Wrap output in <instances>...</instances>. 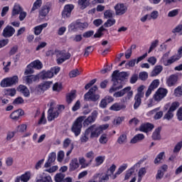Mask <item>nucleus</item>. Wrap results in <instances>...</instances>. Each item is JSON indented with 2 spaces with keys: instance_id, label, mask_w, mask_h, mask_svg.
I'll return each instance as SVG.
<instances>
[{
  "instance_id": "6ab92c4d",
  "label": "nucleus",
  "mask_w": 182,
  "mask_h": 182,
  "mask_svg": "<svg viewBox=\"0 0 182 182\" xmlns=\"http://www.w3.org/2000/svg\"><path fill=\"white\" fill-rule=\"evenodd\" d=\"M23 80L29 86V85H32L33 82L39 80V77H38V75H27L23 77Z\"/></svg>"
},
{
  "instance_id": "7ed1b4c3",
  "label": "nucleus",
  "mask_w": 182,
  "mask_h": 182,
  "mask_svg": "<svg viewBox=\"0 0 182 182\" xmlns=\"http://www.w3.org/2000/svg\"><path fill=\"white\" fill-rule=\"evenodd\" d=\"M108 127L109 124H107L99 127L96 124H93L85 130L88 132L90 139H97V137L102 134V132H103V130H106Z\"/></svg>"
},
{
  "instance_id": "4468645a",
  "label": "nucleus",
  "mask_w": 182,
  "mask_h": 182,
  "mask_svg": "<svg viewBox=\"0 0 182 182\" xmlns=\"http://www.w3.org/2000/svg\"><path fill=\"white\" fill-rule=\"evenodd\" d=\"M74 9L75 6H73V4L65 5L62 12L63 18H69L72 14V11H73Z\"/></svg>"
},
{
  "instance_id": "a878e982",
  "label": "nucleus",
  "mask_w": 182,
  "mask_h": 182,
  "mask_svg": "<svg viewBox=\"0 0 182 182\" xmlns=\"http://www.w3.org/2000/svg\"><path fill=\"white\" fill-rule=\"evenodd\" d=\"M23 110L17 109L10 114V117L12 119V120H18L20 116H23Z\"/></svg>"
},
{
  "instance_id": "774afa93",
  "label": "nucleus",
  "mask_w": 182,
  "mask_h": 182,
  "mask_svg": "<svg viewBox=\"0 0 182 182\" xmlns=\"http://www.w3.org/2000/svg\"><path fill=\"white\" fill-rule=\"evenodd\" d=\"M182 141L178 142L173 149V153H178L181 150Z\"/></svg>"
},
{
  "instance_id": "c756f323",
  "label": "nucleus",
  "mask_w": 182,
  "mask_h": 182,
  "mask_svg": "<svg viewBox=\"0 0 182 182\" xmlns=\"http://www.w3.org/2000/svg\"><path fill=\"white\" fill-rule=\"evenodd\" d=\"M127 168V164H123L118 168L117 171L112 176V180H114L117 178L118 176H120V173L124 171Z\"/></svg>"
},
{
  "instance_id": "5701e85b",
  "label": "nucleus",
  "mask_w": 182,
  "mask_h": 182,
  "mask_svg": "<svg viewBox=\"0 0 182 182\" xmlns=\"http://www.w3.org/2000/svg\"><path fill=\"white\" fill-rule=\"evenodd\" d=\"M50 11V5L49 4H46V5L43 6L41 9L39 11V15L42 18H45L49 11Z\"/></svg>"
},
{
  "instance_id": "0e129e2a",
  "label": "nucleus",
  "mask_w": 182,
  "mask_h": 182,
  "mask_svg": "<svg viewBox=\"0 0 182 182\" xmlns=\"http://www.w3.org/2000/svg\"><path fill=\"white\" fill-rule=\"evenodd\" d=\"M139 77L141 80H146L147 77H149V74L147 72H141L139 73Z\"/></svg>"
},
{
  "instance_id": "a19ab883",
  "label": "nucleus",
  "mask_w": 182,
  "mask_h": 182,
  "mask_svg": "<svg viewBox=\"0 0 182 182\" xmlns=\"http://www.w3.org/2000/svg\"><path fill=\"white\" fill-rule=\"evenodd\" d=\"M117 143L119 144H125V143H127V135L125 134H121L117 139Z\"/></svg>"
},
{
  "instance_id": "864d4df0",
  "label": "nucleus",
  "mask_w": 182,
  "mask_h": 182,
  "mask_svg": "<svg viewBox=\"0 0 182 182\" xmlns=\"http://www.w3.org/2000/svg\"><path fill=\"white\" fill-rule=\"evenodd\" d=\"M144 89H146V86H144V85L139 86L137 89V93L136 95L144 97V92H143V90H144Z\"/></svg>"
},
{
  "instance_id": "49530a36",
  "label": "nucleus",
  "mask_w": 182,
  "mask_h": 182,
  "mask_svg": "<svg viewBox=\"0 0 182 182\" xmlns=\"http://www.w3.org/2000/svg\"><path fill=\"white\" fill-rule=\"evenodd\" d=\"M109 174L105 173H100V180L98 182H107L109 181Z\"/></svg>"
},
{
  "instance_id": "a211bd4d",
  "label": "nucleus",
  "mask_w": 182,
  "mask_h": 182,
  "mask_svg": "<svg viewBox=\"0 0 182 182\" xmlns=\"http://www.w3.org/2000/svg\"><path fill=\"white\" fill-rule=\"evenodd\" d=\"M177 80H178V75H171L166 80V85L171 87L174 86L177 83Z\"/></svg>"
},
{
  "instance_id": "79ce46f5",
  "label": "nucleus",
  "mask_w": 182,
  "mask_h": 182,
  "mask_svg": "<svg viewBox=\"0 0 182 182\" xmlns=\"http://www.w3.org/2000/svg\"><path fill=\"white\" fill-rule=\"evenodd\" d=\"M164 152H160L154 161V164H160L161 160H163V157H164Z\"/></svg>"
},
{
  "instance_id": "6e6552de",
  "label": "nucleus",
  "mask_w": 182,
  "mask_h": 182,
  "mask_svg": "<svg viewBox=\"0 0 182 182\" xmlns=\"http://www.w3.org/2000/svg\"><path fill=\"white\" fill-rule=\"evenodd\" d=\"M27 68L28 69L25 70L24 75H32V73H33V69H37L38 70H40V69H42L43 65L41 60H36L28 64Z\"/></svg>"
},
{
  "instance_id": "c85d7f7f",
  "label": "nucleus",
  "mask_w": 182,
  "mask_h": 182,
  "mask_svg": "<svg viewBox=\"0 0 182 182\" xmlns=\"http://www.w3.org/2000/svg\"><path fill=\"white\" fill-rule=\"evenodd\" d=\"M161 72H163V65H156L151 73V77H154V76L160 75Z\"/></svg>"
},
{
  "instance_id": "dca6fc26",
  "label": "nucleus",
  "mask_w": 182,
  "mask_h": 182,
  "mask_svg": "<svg viewBox=\"0 0 182 182\" xmlns=\"http://www.w3.org/2000/svg\"><path fill=\"white\" fill-rule=\"evenodd\" d=\"M53 82L52 81H46L41 82L40 85L37 87V90L38 92H46V90H48L52 86Z\"/></svg>"
},
{
  "instance_id": "de8ad7c7",
  "label": "nucleus",
  "mask_w": 182,
  "mask_h": 182,
  "mask_svg": "<svg viewBox=\"0 0 182 182\" xmlns=\"http://www.w3.org/2000/svg\"><path fill=\"white\" fill-rule=\"evenodd\" d=\"M174 117V113L168 109L164 116V120H171Z\"/></svg>"
},
{
  "instance_id": "20e7f679",
  "label": "nucleus",
  "mask_w": 182,
  "mask_h": 182,
  "mask_svg": "<svg viewBox=\"0 0 182 182\" xmlns=\"http://www.w3.org/2000/svg\"><path fill=\"white\" fill-rule=\"evenodd\" d=\"M124 95L127 96L124 97ZM114 97H123L121 100L122 103H127L128 100H130L133 97V91L132 87H126L120 91H118L114 94Z\"/></svg>"
},
{
  "instance_id": "9d476101",
  "label": "nucleus",
  "mask_w": 182,
  "mask_h": 182,
  "mask_svg": "<svg viewBox=\"0 0 182 182\" xmlns=\"http://www.w3.org/2000/svg\"><path fill=\"white\" fill-rule=\"evenodd\" d=\"M52 105L53 103H50V107L49 108L48 111V122H52L53 120H55V119H58L59 117V111L55 110V108L52 107Z\"/></svg>"
},
{
  "instance_id": "69168bd1",
  "label": "nucleus",
  "mask_w": 182,
  "mask_h": 182,
  "mask_svg": "<svg viewBox=\"0 0 182 182\" xmlns=\"http://www.w3.org/2000/svg\"><path fill=\"white\" fill-rule=\"evenodd\" d=\"M96 161V166H100V164H103V162L105 161V157L104 156H97L95 159Z\"/></svg>"
},
{
  "instance_id": "f03ea898",
  "label": "nucleus",
  "mask_w": 182,
  "mask_h": 182,
  "mask_svg": "<svg viewBox=\"0 0 182 182\" xmlns=\"http://www.w3.org/2000/svg\"><path fill=\"white\" fill-rule=\"evenodd\" d=\"M128 75L126 72L119 73V70H115L112 73V81L114 82L112 87L109 89V93H113L116 90L123 89L122 82L127 77Z\"/></svg>"
},
{
  "instance_id": "a18cd8bd",
  "label": "nucleus",
  "mask_w": 182,
  "mask_h": 182,
  "mask_svg": "<svg viewBox=\"0 0 182 182\" xmlns=\"http://www.w3.org/2000/svg\"><path fill=\"white\" fill-rule=\"evenodd\" d=\"M54 180L55 182H62L65 180V174L62 173H59L55 174L54 177Z\"/></svg>"
},
{
  "instance_id": "37998d69",
  "label": "nucleus",
  "mask_w": 182,
  "mask_h": 182,
  "mask_svg": "<svg viewBox=\"0 0 182 182\" xmlns=\"http://www.w3.org/2000/svg\"><path fill=\"white\" fill-rule=\"evenodd\" d=\"M53 76V73H52L51 70H48L45 73H43L41 75V78L45 80V79H50Z\"/></svg>"
},
{
  "instance_id": "680f3d73",
  "label": "nucleus",
  "mask_w": 182,
  "mask_h": 182,
  "mask_svg": "<svg viewBox=\"0 0 182 182\" xmlns=\"http://www.w3.org/2000/svg\"><path fill=\"white\" fill-rule=\"evenodd\" d=\"M178 9L171 10L168 13V18H174V16H177V15H178Z\"/></svg>"
},
{
  "instance_id": "4d7b16f0",
  "label": "nucleus",
  "mask_w": 182,
  "mask_h": 182,
  "mask_svg": "<svg viewBox=\"0 0 182 182\" xmlns=\"http://www.w3.org/2000/svg\"><path fill=\"white\" fill-rule=\"evenodd\" d=\"M79 75H80V71L77 69L73 70L69 73L70 77H76Z\"/></svg>"
},
{
  "instance_id": "f8f14e48",
  "label": "nucleus",
  "mask_w": 182,
  "mask_h": 182,
  "mask_svg": "<svg viewBox=\"0 0 182 182\" xmlns=\"http://www.w3.org/2000/svg\"><path fill=\"white\" fill-rule=\"evenodd\" d=\"M180 107V102H173L172 103H167L164 107V110L167 111L170 110L171 112H173L177 110V108Z\"/></svg>"
},
{
  "instance_id": "4be33fe9",
  "label": "nucleus",
  "mask_w": 182,
  "mask_h": 182,
  "mask_svg": "<svg viewBox=\"0 0 182 182\" xmlns=\"http://www.w3.org/2000/svg\"><path fill=\"white\" fill-rule=\"evenodd\" d=\"M17 90L18 92H20V93H22L25 97H29V96H31V92H29L27 86L20 85L18 87Z\"/></svg>"
},
{
  "instance_id": "2eb2a0df",
  "label": "nucleus",
  "mask_w": 182,
  "mask_h": 182,
  "mask_svg": "<svg viewBox=\"0 0 182 182\" xmlns=\"http://www.w3.org/2000/svg\"><path fill=\"white\" fill-rule=\"evenodd\" d=\"M116 15H124L125 12H127V7L124 4H117L114 6Z\"/></svg>"
},
{
  "instance_id": "58836bf2",
  "label": "nucleus",
  "mask_w": 182,
  "mask_h": 182,
  "mask_svg": "<svg viewBox=\"0 0 182 182\" xmlns=\"http://www.w3.org/2000/svg\"><path fill=\"white\" fill-rule=\"evenodd\" d=\"M146 168H141L138 172V181L137 182H141V180L144 176H146Z\"/></svg>"
},
{
  "instance_id": "603ef678",
  "label": "nucleus",
  "mask_w": 182,
  "mask_h": 182,
  "mask_svg": "<svg viewBox=\"0 0 182 182\" xmlns=\"http://www.w3.org/2000/svg\"><path fill=\"white\" fill-rule=\"evenodd\" d=\"M6 95H7V96L14 97V96L16 95V90L15 88H9L6 90Z\"/></svg>"
},
{
  "instance_id": "2f4dec72",
  "label": "nucleus",
  "mask_w": 182,
  "mask_h": 182,
  "mask_svg": "<svg viewBox=\"0 0 182 182\" xmlns=\"http://www.w3.org/2000/svg\"><path fill=\"white\" fill-rule=\"evenodd\" d=\"M37 181L40 182H53L52 177L50 176H46L45 173H42L39 176L38 179Z\"/></svg>"
},
{
  "instance_id": "423d86ee",
  "label": "nucleus",
  "mask_w": 182,
  "mask_h": 182,
  "mask_svg": "<svg viewBox=\"0 0 182 182\" xmlns=\"http://www.w3.org/2000/svg\"><path fill=\"white\" fill-rule=\"evenodd\" d=\"M19 80V78L18 77V75H14L13 77H6L3 79L1 82L0 85L1 86V87H11L15 85H16V83H18Z\"/></svg>"
},
{
  "instance_id": "1a4fd4ad",
  "label": "nucleus",
  "mask_w": 182,
  "mask_h": 182,
  "mask_svg": "<svg viewBox=\"0 0 182 182\" xmlns=\"http://www.w3.org/2000/svg\"><path fill=\"white\" fill-rule=\"evenodd\" d=\"M168 90L166 88H159L156 93L154 95V99L156 102H161L167 96Z\"/></svg>"
},
{
  "instance_id": "bb28decb",
  "label": "nucleus",
  "mask_w": 182,
  "mask_h": 182,
  "mask_svg": "<svg viewBox=\"0 0 182 182\" xmlns=\"http://www.w3.org/2000/svg\"><path fill=\"white\" fill-rule=\"evenodd\" d=\"M144 134H136L130 141L132 144H136V143H139V141H141V140H144Z\"/></svg>"
},
{
  "instance_id": "f257e3e1",
  "label": "nucleus",
  "mask_w": 182,
  "mask_h": 182,
  "mask_svg": "<svg viewBox=\"0 0 182 182\" xmlns=\"http://www.w3.org/2000/svg\"><path fill=\"white\" fill-rule=\"evenodd\" d=\"M98 114L99 112H97V110H94L87 118H86V116L77 117L71 127V131L75 134V136L77 137V136L80 134L82 127V123H83L84 126H89V124H92V123H95L97 119Z\"/></svg>"
},
{
  "instance_id": "7c9ffc66",
  "label": "nucleus",
  "mask_w": 182,
  "mask_h": 182,
  "mask_svg": "<svg viewBox=\"0 0 182 182\" xmlns=\"http://www.w3.org/2000/svg\"><path fill=\"white\" fill-rule=\"evenodd\" d=\"M48 26V23H44L41 25L37 26L34 28V34L38 36L42 33V31H43L44 28Z\"/></svg>"
},
{
  "instance_id": "393cba45",
  "label": "nucleus",
  "mask_w": 182,
  "mask_h": 182,
  "mask_svg": "<svg viewBox=\"0 0 182 182\" xmlns=\"http://www.w3.org/2000/svg\"><path fill=\"white\" fill-rule=\"evenodd\" d=\"M139 166L140 164L136 163L130 169H129L125 174L124 180H129V178L132 177L133 173H134V170H136V168L139 167Z\"/></svg>"
},
{
  "instance_id": "aec40b11",
  "label": "nucleus",
  "mask_w": 182,
  "mask_h": 182,
  "mask_svg": "<svg viewBox=\"0 0 182 182\" xmlns=\"http://www.w3.org/2000/svg\"><path fill=\"white\" fill-rule=\"evenodd\" d=\"M21 11H23V9L21 6V4L16 3L12 9L11 18H16Z\"/></svg>"
},
{
  "instance_id": "b1692460",
  "label": "nucleus",
  "mask_w": 182,
  "mask_h": 182,
  "mask_svg": "<svg viewBox=\"0 0 182 182\" xmlns=\"http://www.w3.org/2000/svg\"><path fill=\"white\" fill-rule=\"evenodd\" d=\"M177 60H180V58L176 55H173L171 56L167 60L164 61L163 65L164 66H170V65H173V63L177 62Z\"/></svg>"
},
{
  "instance_id": "0eeeda50",
  "label": "nucleus",
  "mask_w": 182,
  "mask_h": 182,
  "mask_svg": "<svg viewBox=\"0 0 182 182\" xmlns=\"http://www.w3.org/2000/svg\"><path fill=\"white\" fill-rule=\"evenodd\" d=\"M55 55L58 65H62V63L70 59V53H66L65 50H57Z\"/></svg>"
},
{
  "instance_id": "f3484780",
  "label": "nucleus",
  "mask_w": 182,
  "mask_h": 182,
  "mask_svg": "<svg viewBox=\"0 0 182 182\" xmlns=\"http://www.w3.org/2000/svg\"><path fill=\"white\" fill-rule=\"evenodd\" d=\"M154 129V125L151 123H145L142 124L139 127V132H143V133H149V132H151Z\"/></svg>"
},
{
  "instance_id": "ea45409f",
  "label": "nucleus",
  "mask_w": 182,
  "mask_h": 182,
  "mask_svg": "<svg viewBox=\"0 0 182 182\" xmlns=\"http://www.w3.org/2000/svg\"><path fill=\"white\" fill-rule=\"evenodd\" d=\"M80 141L81 143H87L89 141V132L87 131H85V132L81 135Z\"/></svg>"
},
{
  "instance_id": "cd10ccee",
  "label": "nucleus",
  "mask_w": 182,
  "mask_h": 182,
  "mask_svg": "<svg viewBox=\"0 0 182 182\" xmlns=\"http://www.w3.org/2000/svg\"><path fill=\"white\" fill-rule=\"evenodd\" d=\"M126 107V105L122 103H114L113 104L109 109L113 110L114 112H119L120 110H123Z\"/></svg>"
},
{
  "instance_id": "e2e57ef3",
  "label": "nucleus",
  "mask_w": 182,
  "mask_h": 182,
  "mask_svg": "<svg viewBox=\"0 0 182 182\" xmlns=\"http://www.w3.org/2000/svg\"><path fill=\"white\" fill-rule=\"evenodd\" d=\"M174 95L176 96V97H180V96H182V87L178 86L176 87L174 90Z\"/></svg>"
},
{
  "instance_id": "72a5a7b5",
  "label": "nucleus",
  "mask_w": 182,
  "mask_h": 182,
  "mask_svg": "<svg viewBox=\"0 0 182 182\" xmlns=\"http://www.w3.org/2000/svg\"><path fill=\"white\" fill-rule=\"evenodd\" d=\"M75 97H76V91H72L71 92L68 93L66 97V100L68 105H70V103L73 102Z\"/></svg>"
},
{
  "instance_id": "e433bc0d",
  "label": "nucleus",
  "mask_w": 182,
  "mask_h": 182,
  "mask_svg": "<svg viewBox=\"0 0 182 182\" xmlns=\"http://www.w3.org/2000/svg\"><path fill=\"white\" fill-rule=\"evenodd\" d=\"M79 29L77 21L73 22L68 26V31L70 32H77Z\"/></svg>"
},
{
  "instance_id": "052dcab7",
  "label": "nucleus",
  "mask_w": 182,
  "mask_h": 182,
  "mask_svg": "<svg viewBox=\"0 0 182 182\" xmlns=\"http://www.w3.org/2000/svg\"><path fill=\"white\" fill-rule=\"evenodd\" d=\"M26 129H28V126L25 124H22L17 127V131L19 132L20 133H23L26 132Z\"/></svg>"
},
{
  "instance_id": "13d9d810",
  "label": "nucleus",
  "mask_w": 182,
  "mask_h": 182,
  "mask_svg": "<svg viewBox=\"0 0 182 182\" xmlns=\"http://www.w3.org/2000/svg\"><path fill=\"white\" fill-rule=\"evenodd\" d=\"M99 141L101 144H106L108 141L107 135L106 134L101 135Z\"/></svg>"
},
{
  "instance_id": "338daca9",
  "label": "nucleus",
  "mask_w": 182,
  "mask_h": 182,
  "mask_svg": "<svg viewBox=\"0 0 182 182\" xmlns=\"http://www.w3.org/2000/svg\"><path fill=\"white\" fill-rule=\"evenodd\" d=\"M48 160L51 163L55 162V160H56V152L49 154Z\"/></svg>"
},
{
  "instance_id": "9b49d317",
  "label": "nucleus",
  "mask_w": 182,
  "mask_h": 182,
  "mask_svg": "<svg viewBox=\"0 0 182 182\" xmlns=\"http://www.w3.org/2000/svg\"><path fill=\"white\" fill-rule=\"evenodd\" d=\"M159 85H160V81L159 80H153L152 82L150 84L147 91L145 93L146 97H149V96L151 95V92L154 91L155 89H157Z\"/></svg>"
},
{
  "instance_id": "bf43d9fd",
  "label": "nucleus",
  "mask_w": 182,
  "mask_h": 182,
  "mask_svg": "<svg viewBox=\"0 0 182 182\" xmlns=\"http://www.w3.org/2000/svg\"><path fill=\"white\" fill-rule=\"evenodd\" d=\"M63 159H65V151H58V157H57L58 161H59V163H62V161H63Z\"/></svg>"
},
{
  "instance_id": "c03bdc74",
  "label": "nucleus",
  "mask_w": 182,
  "mask_h": 182,
  "mask_svg": "<svg viewBox=\"0 0 182 182\" xmlns=\"http://www.w3.org/2000/svg\"><path fill=\"white\" fill-rule=\"evenodd\" d=\"M42 6V0H36L33 5L31 9V12L36 11V9H39V7Z\"/></svg>"
},
{
  "instance_id": "4c0bfd02",
  "label": "nucleus",
  "mask_w": 182,
  "mask_h": 182,
  "mask_svg": "<svg viewBox=\"0 0 182 182\" xmlns=\"http://www.w3.org/2000/svg\"><path fill=\"white\" fill-rule=\"evenodd\" d=\"M21 182H28L31 180V172H26L19 176Z\"/></svg>"
},
{
  "instance_id": "ddd939ff",
  "label": "nucleus",
  "mask_w": 182,
  "mask_h": 182,
  "mask_svg": "<svg viewBox=\"0 0 182 182\" xmlns=\"http://www.w3.org/2000/svg\"><path fill=\"white\" fill-rule=\"evenodd\" d=\"M15 33V28L11 26H7L3 30L2 36L4 38H11Z\"/></svg>"
},
{
  "instance_id": "09e8293b",
  "label": "nucleus",
  "mask_w": 182,
  "mask_h": 182,
  "mask_svg": "<svg viewBox=\"0 0 182 182\" xmlns=\"http://www.w3.org/2000/svg\"><path fill=\"white\" fill-rule=\"evenodd\" d=\"M105 31H106V28H105V27L103 26H101L94 35V38H102V36H103V32H105Z\"/></svg>"
},
{
  "instance_id": "473e14b6",
  "label": "nucleus",
  "mask_w": 182,
  "mask_h": 182,
  "mask_svg": "<svg viewBox=\"0 0 182 182\" xmlns=\"http://www.w3.org/2000/svg\"><path fill=\"white\" fill-rule=\"evenodd\" d=\"M161 132V128L160 127H158L154 130L151 136L153 140H160V139H161V135H160Z\"/></svg>"
},
{
  "instance_id": "3c124183",
  "label": "nucleus",
  "mask_w": 182,
  "mask_h": 182,
  "mask_svg": "<svg viewBox=\"0 0 182 182\" xmlns=\"http://www.w3.org/2000/svg\"><path fill=\"white\" fill-rule=\"evenodd\" d=\"M116 23V20L114 18L108 19L105 23V28H110V26H113Z\"/></svg>"
},
{
  "instance_id": "6e6d98bb",
  "label": "nucleus",
  "mask_w": 182,
  "mask_h": 182,
  "mask_svg": "<svg viewBox=\"0 0 182 182\" xmlns=\"http://www.w3.org/2000/svg\"><path fill=\"white\" fill-rule=\"evenodd\" d=\"M139 123H140V120H139V119L136 117H134L129 121V126H134V127H135V126H137Z\"/></svg>"
},
{
  "instance_id": "8fccbe9b",
  "label": "nucleus",
  "mask_w": 182,
  "mask_h": 182,
  "mask_svg": "<svg viewBox=\"0 0 182 182\" xmlns=\"http://www.w3.org/2000/svg\"><path fill=\"white\" fill-rule=\"evenodd\" d=\"M78 160V163L80 164L82 168H86V167H89V164L86 163V159L84 157H80Z\"/></svg>"
},
{
  "instance_id": "c9c22d12",
  "label": "nucleus",
  "mask_w": 182,
  "mask_h": 182,
  "mask_svg": "<svg viewBox=\"0 0 182 182\" xmlns=\"http://www.w3.org/2000/svg\"><path fill=\"white\" fill-rule=\"evenodd\" d=\"M141 97L139 95H135L134 96V109L136 110L139 109L140 105H141Z\"/></svg>"
},
{
  "instance_id": "f704fd0d",
  "label": "nucleus",
  "mask_w": 182,
  "mask_h": 182,
  "mask_svg": "<svg viewBox=\"0 0 182 182\" xmlns=\"http://www.w3.org/2000/svg\"><path fill=\"white\" fill-rule=\"evenodd\" d=\"M89 5H90V0H78V6L81 9H86V7Z\"/></svg>"
},
{
  "instance_id": "5fc2aeb1",
  "label": "nucleus",
  "mask_w": 182,
  "mask_h": 182,
  "mask_svg": "<svg viewBox=\"0 0 182 182\" xmlns=\"http://www.w3.org/2000/svg\"><path fill=\"white\" fill-rule=\"evenodd\" d=\"M159 45V40H155L151 43V46L149 48V50H148V53H150L151 51H153L156 48H157Z\"/></svg>"
},
{
  "instance_id": "412c9836",
  "label": "nucleus",
  "mask_w": 182,
  "mask_h": 182,
  "mask_svg": "<svg viewBox=\"0 0 182 182\" xmlns=\"http://www.w3.org/2000/svg\"><path fill=\"white\" fill-rule=\"evenodd\" d=\"M80 164H79V160L77 158H74L71 160L69 166L70 171H75V170H77V168L80 167Z\"/></svg>"
},
{
  "instance_id": "39448f33",
  "label": "nucleus",
  "mask_w": 182,
  "mask_h": 182,
  "mask_svg": "<svg viewBox=\"0 0 182 182\" xmlns=\"http://www.w3.org/2000/svg\"><path fill=\"white\" fill-rule=\"evenodd\" d=\"M97 90V86H94L90 89V90L84 95V100L86 102H96L100 98V95L95 94Z\"/></svg>"
}]
</instances>
